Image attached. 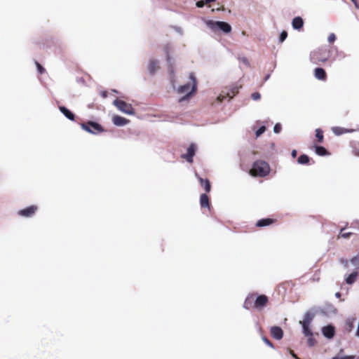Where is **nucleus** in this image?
I'll return each mask as SVG.
<instances>
[{
  "mask_svg": "<svg viewBox=\"0 0 359 359\" xmlns=\"http://www.w3.org/2000/svg\"><path fill=\"white\" fill-rule=\"evenodd\" d=\"M189 79L192 82L191 87L190 83H187L186 84L180 86L177 88V92L179 93H185V95L180 99V102H182L184 100H186L187 99H189L193 93L196 90L197 83L196 76L194 73H190Z\"/></svg>",
  "mask_w": 359,
  "mask_h": 359,
  "instance_id": "1",
  "label": "nucleus"
},
{
  "mask_svg": "<svg viewBox=\"0 0 359 359\" xmlns=\"http://www.w3.org/2000/svg\"><path fill=\"white\" fill-rule=\"evenodd\" d=\"M270 172V168L269 164L264 161H255L251 170V172L253 175L257 177H265L269 175Z\"/></svg>",
  "mask_w": 359,
  "mask_h": 359,
  "instance_id": "2",
  "label": "nucleus"
},
{
  "mask_svg": "<svg viewBox=\"0 0 359 359\" xmlns=\"http://www.w3.org/2000/svg\"><path fill=\"white\" fill-rule=\"evenodd\" d=\"M206 25L214 32L220 30L224 34H229L231 32V26L226 22L208 20Z\"/></svg>",
  "mask_w": 359,
  "mask_h": 359,
  "instance_id": "3",
  "label": "nucleus"
},
{
  "mask_svg": "<svg viewBox=\"0 0 359 359\" xmlns=\"http://www.w3.org/2000/svg\"><path fill=\"white\" fill-rule=\"evenodd\" d=\"M80 126L83 130L92 135H98L104 131L102 125L93 121H88L86 123H82Z\"/></svg>",
  "mask_w": 359,
  "mask_h": 359,
  "instance_id": "4",
  "label": "nucleus"
},
{
  "mask_svg": "<svg viewBox=\"0 0 359 359\" xmlns=\"http://www.w3.org/2000/svg\"><path fill=\"white\" fill-rule=\"evenodd\" d=\"M329 58V53L325 48H318L310 54V60L314 64L325 62Z\"/></svg>",
  "mask_w": 359,
  "mask_h": 359,
  "instance_id": "5",
  "label": "nucleus"
},
{
  "mask_svg": "<svg viewBox=\"0 0 359 359\" xmlns=\"http://www.w3.org/2000/svg\"><path fill=\"white\" fill-rule=\"evenodd\" d=\"M113 104L121 112L128 115H134L135 114V109L130 104L126 102L123 100L116 99L113 102Z\"/></svg>",
  "mask_w": 359,
  "mask_h": 359,
  "instance_id": "6",
  "label": "nucleus"
},
{
  "mask_svg": "<svg viewBox=\"0 0 359 359\" xmlns=\"http://www.w3.org/2000/svg\"><path fill=\"white\" fill-rule=\"evenodd\" d=\"M269 298L265 294H259L255 299L253 306L258 311L262 310L268 304Z\"/></svg>",
  "mask_w": 359,
  "mask_h": 359,
  "instance_id": "7",
  "label": "nucleus"
},
{
  "mask_svg": "<svg viewBox=\"0 0 359 359\" xmlns=\"http://www.w3.org/2000/svg\"><path fill=\"white\" fill-rule=\"evenodd\" d=\"M37 209V206L30 205L24 209L20 210L18 212V215L22 217H32L35 215Z\"/></svg>",
  "mask_w": 359,
  "mask_h": 359,
  "instance_id": "8",
  "label": "nucleus"
},
{
  "mask_svg": "<svg viewBox=\"0 0 359 359\" xmlns=\"http://www.w3.org/2000/svg\"><path fill=\"white\" fill-rule=\"evenodd\" d=\"M196 145L191 143L187 148V154H182L181 157L185 158L188 163L193 162V158L196 154Z\"/></svg>",
  "mask_w": 359,
  "mask_h": 359,
  "instance_id": "9",
  "label": "nucleus"
},
{
  "mask_svg": "<svg viewBox=\"0 0 359 359\" xmlns=\"http://www.w3.org/2000/svg\"><path fill=\"white\" fill-rule=\"evenodd\" d=\"M160 61L157 59H150L147 65V70L150 75L154 76L159 68Z\"/></svg>",
  "mask_w": 359,
  "mask_h": 359,
  "instance_id": "10",
  "label": "nucleus"
},
{
  "mask_svg": "<svg viewBox=\"0 0 359 359\" xmlns=\"http://www.w3.org/2000/svg\"><path fill=\"white\" fill-rule=\"evenodd\" d=\"M322 334L327 339H331L334 337L335 328L332 325H327L322 328Z\"/></svg>",
  "mask_w": 359,
  "mask_h": 359,
  "instance_id": "11",
  "label": "nucleus"
},
{
  "mask_svg": "<svg viewBox=\"0 0 359 359\" xmlns=\"http://www.w3.org/2000/svg\"><path fill=\"white\" fill-rule=\"evenodd\" d=\"M270 333L271 337L276 340H280L283 337V330L279 326L271 327Z\"/></svg>",
  "mask_w": 359,
  "mask_h": 359,
  "instance_id": "12",
  "label": "nucleus"
},
{
  "mask_svg": "<svg viewBox=\"0 0 359 359\" xmlns=\"http://www.w3.org/2000/svg\"><path fill=\"white\" fill-rule=\"evenodd\" d=\"M113 123L116 126H123L128 124L130 121L118 115H114L112 118Z\"/></svg>",
  "mask_w": 359,
  "mask_h": 359,
  "instance_id": "13",
  "label": "nucleus"
},
{
  "mask_svg": "<svg viewBox=\"0 0 359 359\" xmlns=\"http://www.w3.org/2000/svg\"><path fill=\"white\" fill-rule=\"evenodd\" d=\"M60 111L69 121L75 120V114L65 106H59Z\"/></svg>",
  "mask_w": 359,
  "mask_h": 359,
  "instance_id": "14",
  "label": "nucleus"
},
{
  "mask_svg": "<svg viewBox=\"0 0 359 359\" xmlns=\"http://www.w3.org/2000/svg\"><path fill=\"white\" fill-rule=\"evenodd\" d=\"M304 26V20L302 17H294L292 20V27L295 30H300Z\"/></svg>",
  "mask_w": 359,
  "mask_h": 359,
  "instance_id": "15",
  "label": "nucleus"
},
{
  "mask_svg": "<svg viewBox=\"0 0 359 359\" xmlns=\"http://www.w3.org/2000/svg\"><path fill=\"white\" fill-rule=\"evenodd\" d=\"M314 316H315V313L313 311V309H311L310 311H306L305 313V314L304 316L303 320L300 321L299 323L301 324H309V325H310V323L313 320Z\"/></svg>",
  "mask_w": 359,
  "mask_h": 359,
  "instance_id": "16",
  "label": "nucleus"
},
{
  "mask_svg": "<svg viewBox=\"0 0 359 359\" xmlns=\"http://www.w3.org/2000/svg\"><path fill=\"white\" fill-rule=\"evenodd\" d=\"M314 76L317 79L321 81L325 80L327 77L326 72L322 67H316L314 69Z\"/></svg>",
  "mask_w": 359,
  "mask_h": 359,
  "instance_id": "17",
  "label": "nucleus"
},
{
  "mask_svg": "<svg viewBox=\"0 0 359 359\" xmlns=\"http://www.w3.org/2000/svg\"><path fill=\"white\" fill-rule=\"evenodd\" d=\"M356 321V318L353 316L348 317L346 319L344 328L346 331L351 332L353 327L354 323Z\"/></svg>",
  "mask_w": 359,
  "mask_h": 359,
  "instance_id": "18",
  "label": "nucleus"
},
{
  "mask_svg": "<svg viewBox=\"0 0 359 359\" xmlns=\"http://www.w3.org/2000/svg\"><path fill=\"white\" fill-rule=\"evenodd\" d=\"M358 276V271L355 270L347 276L345 277V282L348 285L353 284Z\"/></svg>",
  "mask_w": 359,
  "mask_h": 359,
  "instance_id": "19",
  "label": "nucleus"
},
{
  "mask_svg": "<svg viewBox=\"0 0 359 359\" xmlns=\"http://www.w3.org/2000/svg\"><path fill=\"white\" fill-rule=\"evenodd\" d=\"M255 294H249L245 299L243 304V308L245 309H250L254 304Z\"/></svg>",
  "mask_w": 359,
  "mask_h": 359,
  "instance_id": "20",
  "label": "nucleus"
},
{
  "mask_svg": "<svg viewBox=\"0 0 359 359\" xmlns=\"http://www.w3.org/2000/svg\"><path fill=\"white\" fill-rule=\"evenodd\" d=\"M196 175L197 176V177L200 182L201 186L204 188V189L206 192H208V193L210 192L211 190V186H210V181L208 179H203V178L201 177L197 174H196Z\"/></svg>",
  "mask_w": 359,
  "mask_h": 359,
  "instance_id": "21",
  "label": "nucleus"
},
{
  "mask_svg": "<svg viewBox=\"0 0 359 359\" xmlns=\"http://www.w3.org/2000/svg\"><path fill=\"white\" fill-rule=\"evenodd\" d=\"M332 131L336 135H342L344 133L353 132L354 130H353V129L348 130V129H345L344 128L335 126V127H332Z\"/></svg>",
  "mask_w": 359,
  "mask_h": 359,
  "instance_id": "22",
  "label": "nucleus"
},
{
  "mask_svg": "<svg viewBox=\"0 0 359 359\" xmlns=\"http://www.w3.org/2000/svg\"><path fill=\"white\" fill-rule=\"evenodd\" d=\"M273 222V219L271 218H264L258 220L256 223V226L258 227H265Z\"/></svg>",
  "mask_w": 359,
  "mask_h": 359,
  "instance_id": "23",
  "label": "nucleus"
},
{
  "mask_svg": "<svg viewBox=\"0 0 359 359\" xmlns=\"http://www.w3.org/2000/svg\"><path fill=\"white\" fill-rule=\"evenodd\" d=\"M314 148L316 154L320 156H325L329 154L327 149L323 146L315 145Z\"/></svg>",
  "mask_w": 359,
  "mask_h": 359,
  "instance_id": "24",
  "label": "nucleus"
},
{
  "mask_svg": "<svg viewBox=\"0 0 359 359\" xmlns=\"http://www.w3.org/2000/svg\"><path fill=\"white\" fill-rule=\"evenodd\" d=\"M200 205L202 208H210L209 198L206 194H202L201 195Z\"/></svg>",
  "mask_w": 359,
  "mask_h": 359,
  "instance_id": "25",
  "label": "nucleus"
},
{
  "mask_svg": "<svg viewBox=\"0 0 359 359\" xmlns=\"http://www.w3.org/2000/svg\"><path fill=\"white\" fill-rule=\"evenodd\" d=\"M309 325H309V324H302L303 333L306 337H312L313 336V332L311 330Z\"/></svg>",
  "mask_w": 359,
  "mask_h": 359,
  "instance_id": "26",
  "label": "nucleus"
},
{
  "mask_svg": "<svg viewBox=\"0 0 359 359\" xmlns=\"http://www.w3.org/2000/svg\"><path fill=\"white\" fill-rule=\"evenodd\" d=\"M309 160H310V158H309V156L308 155H306V154H302V155H300L299 156V158L297 159V162L299 164L304 165V164L309 163Z\"/></svg>",
  "mask_w": 359,
  "mask_h": 359,
  "instance_id": "27",
  "label": "nucleus"
},
{
  "mask_svg": "<svg viewBox=\"0 0 359 359\" xmlns=\"http://www.w3.org/2000/svg\"><path fill=\"white\" fill-rule=\"evenodd\" d=\"M351 264L355 267V270L359 269V255H356L350 259Z\"/></svg>",
  "mask_w": 359,
  "mask_h": 359,
  "instance_id": "28",
  "label": "nucleus"
},
{
  "mask_svg": "<svg viewBox=\"0 0 359 359\" xmlns=\"http://www.w3.org/2000/svg\"><path fill=\"white\" fill-rule=\"evenodd\" d=\"M316 137L318 142H323L324 137L323 134V130L320 128L316 129Z\"/></svg>",
  "mask_w": 359,
  "mask_h": 359,
  "instance_id": "29",
  "label": "nucleus"
},
{
  "mask_svg": "<svg viewBox=\"0 0 359 359\" xmlns=\"http://www.w3.org/2000/svg\"><path fill=\"white\" fill-rule=\"evenodd\" d=\"M266 128L265 126H260L255 132L256 137H259L261 135H262L265 131Z\"/></svg>",
  "mask_w": 359,
  "mask_h": 359,
  "instance_id": "30",
  "label": "nucleus"
},
{
  "mask_svg": "<svg viewBox=\"0 0 359 359\" xmlns=\"http://www.w3.org/2000/svg\"><path fill=\"white\" fill-rule=\"evenodd\" d=\"M287 37V32L285 30H283L279 36V43H283Z\"/></svg>",
  "mask_w": 359,
  "mask_h": 359,
  "instance_id": "31",
  "label": "nucleus"
},
{
  "mask_svg": "<svg viewBox=\"0 0 359 359\" xmlns=\"http://www.w3.org/2000/svg\"><path fill=\"white\" fill-rule=\"evenodd\" d=\"M166 61H167L168 67L174 66V65H175L174 59L170 56V54H168V55H166Z\"/></svg>",
  "mask_w": 359,
  "mask_h": 359,
  "instance_id": "32",
  "label": "nucleus"
},
{
  "mask_svg": "<svg viewBox=\"0 0 359 359\" xmlns=\"http://www.w3.org/2000/svg\"><path fill=\"white\" fill-rule=\"evenodd\" d=\"M281 129H282L281 124L280 123H277L275 124V126L273 127V133L276 134H278L281 131Z\"/></svg>",
  "mask_w": 359,
  "mask_h": 359,
  "instance_id": "33",
  "label": "nucleus"
},
{
  "mask_svg": "<svg viewBox=\"0 0 359 359\" xmlns=\"http://www.w3.org/2000/svg\"><path fill=\"white\" fill-rule=\"evenodd\" d=\"M343 352V349H341L339 353V359H355V355H340V353Z\"/></svg>",
  "mask_w": 359,
  "mask_h": 359,
  "instance_id": "34",
  "label": "nucleus"
},
{
  "mask_svg": "<svg viewBox=\"0 0 359 359\" xmlns=\"http://www.w3.org/2000/svg\"><path fill=\"white\" fill-rule=\"evenodd\" d=\"M262 339L264 342L265 344H266L268 346L273 348V344L266 337L262 336Z\"/></svg>",
  "mask_w": 359,
  "mask_h": 359,
  "instance_id": "35",
  "label": "nucleus"
},
{
  "mask_svg": "<svg viewBox=\"0 0 359 359\" xmlns=\"http://www.w3.org/2000/svg\"><path fill=\"white\" fill-rule=\"evenodd\" d=\"M339 262L343 265L345 269H347L348 266V261L344 258H340Z\"/></svg>",
  "mask_w": 359,
  "mask_h": 359,
  "instance_id": "36",
  "label": "nucleus"
},
{
  "mask_svg": "<svg viewBox=\"0 0 359 359\" xmlns=\"http://www.w3.org/2000/svg\"><path fill=\"white\" fill-rule=\"evenodd\" d=\"M307 344L309 346L311 347L313 346L316 344V340L312 337H309V339L307 340Z\"/></svg>",
  "mask_w": 359,
  "mask_h": 359,
  "instance_id": "37",
  "label": "nucleus"
},
{
  "mask_svg": "<svg viewBox=\"0 0 359 359\" xmlns=\"http://www.w3.org/2000/svg\"><path fill=\"white\" fill-rule=\"evenodd\" d=\"M251 97L253 100H259L261 98V95L259 93L255 92L252 93Z\"/></svg>",
  "mask_w": 359,
  "mask_h": 359,
  "instance_id": "38",
  "label": "nucleus"
},
{
  "mask_svg": "<svg viewBox=\"0 0 359 359\" xmlns=\"http://www.w3.org/2000/svg\"><path fill=\"white\" fill-rule=\"evenodd\" d=\"M172 28L177 34L180 35H183L184 32L182 27L178 26H173Z\"/></svg>",
  "mask_w": 359,
  "mask_h": 359,
  "instance_id": "39",
  "label": "nucleus"
},
{
  "mask_svg": "<svg viewBox=\"0 0 359 359\" xmlns=\"http://www.w3.org/2000/svg\"><path fill=\"white\" fill-rule=\"evenodd\" d=\"M336 40V36L334 33H332L329 35L327 38V41L329 43H333Z\"/></svg>",
  "mask_w": 359,
  "mask_h": 359,
  "instance_id": "40",
  "label": "nucleus"
},
{
  "mask_svg": "<svg viewBox=\"0 0 359 359\" xmlns=\"http://www.w3.org/2000/svg\"><path fill=\"white\" fill-rule=\"evenodd\" d=\"M37 70L41 74L45 72V69L37 62H36Z\"/></svg>",
  "mask_w": 359,
  "mask_h": 359,
  "instance_id": "41",
  "label": "nucleus"
},
{
  "mask_svg": "<svg viewBox=\"0 0 359 359\" xmlns=\"http://www.w3.org/2000/svg\"><path fill=\"white\" fill-rule=\"evenodd\" d=\"M205 3L204 0H200L196 2V6L198 8H203L205 6Z\"/></svg>",
  "mask_w": 359,
  "mask_h": 359,
  "instance_id": "42",
  "label": "nucleus"
},
{
  "mask_svg": "<svg viewBox=\"0 0 359 359\" xmlns=\"http://www.w3.org/2000/svg\"><path fill=\"white\" fill-rule=\"evenodd\" d=\"M168 72L170 75L174 78L175 76V72H174V66L168 67Z\"/></svg>",
  "mask_w": 359,
  "mask_h": 359,
  "instance_id": "43",
  "label": "nucleus"
},
{
  "mask_svg": "<svg viewBox=\"0 0 359 359\" xmlns=\"http://www.w3.org/2000/svg\"><path fill=\"white\" fill-rule=\"evenodd\" d=\"M240 60H241V61L243 64H245V65H248H248H250L249 60H248V58H247V57H241Z\"/></svg>",
  "mask_w": 359,
  "mask_h": 359,
  "instance_id": "44",
  "label": "nucleus"
},
{
  "mask_svg": "<svg viewBox=\"0 0 359 359\" xmlns=\"http://www.w3.org/2000/svg\"><path fill=\"white\" fill-rule=\"evenodd\" d=\"M164 51H165V56L168 55V54H170V46H169L168 44L165 46Z\"/></svg>",
  "mask_w": 359,
  "mask_h": 359,
  "instance_id": "45",
  "label": "nucleus"
},
{
  "mask_svg": "<svg viewBox=\"0 0 359 359\" xmlns=\"http://www.w3.org/2000/svg\"><path fill=\"white\" fill-rule=\"evenodd\" d=\"M351 234V232H348V233H341V237H343L344 238H349Z\"/></svg>",
  "mask_w": 359,
  "mask_h": 359,
  "instance_id": "46",
  "label": "nucleus"
},
{
  "mask_svg": "<svg viewBox=\"0 0 359 359\" xmlns=\"http://www.w3.org/2000/svg\"><path fill=\"white\" fill-rule=\"evenodd\" d=\"M297 150H295V149L292 150V152H291L292 157L294 158L297 157Z\"/></svg>",
  "mask_w": 359,
  "mask_h": 359,
  "instance_id": "47",
  "label": "nucleus"
},
{
  "mask_svg": "<svg viewBox=\"0 0 359 359\" xmlns=\"http://www.w3.org/2000/svg\"><path fill=\"white\" fill-rule=\"evenodd\" d=\"M351 1L353 3L355 8H359V4H358L357 0H351Z\"/></svg>",
  "mask_w": 359,
  "mask_h": 359,
  "instance_id": "48",
  "label": "nucleus"
},
{
  "mask_svg": "<svg viewBox=\"0 0 359 359\" xmlns=\"http://www.w3.org/2000/svg\"><path fill=\"white\" fill-rule=\"evenodd\" d=\"M101 95L102 97L105 98L107 97V91H103L101 93Z\"/></svg>",
  "mask_w": 359,
  "mask_h": 359,
  "instance_id": "49",
  "label": "nucleus"
},
{
  "mask_svg": "<svg viewBox=\"0 0 359 359\" xmlns=\"http://www.w3.org/2000/svg\"><path fill=\"white\" fill-rule=\"evenodd\" d=\"M355 336L359 338V322H358V327H357V330H356Z\"/></svg>",
  "mask_w": 359,
  "mask_h": 359,
  "instance_id": "50",
  "label": "nucleus"
},
{
  "mask_svg": "<svg viewBox=\"0 0 359 359\" xmlns=\"http://www.w3.org/2000/svg\"><path fill=\"white\" fill-rule=\"evenodd\" d=\"M204 1H205V4H208L215 2L216 0H204Z\"/></svg>",
  "mask_w": 359,
  "mask_h": 359,
  "instance_id": "51",
  "label": "nucleus"
},
{
  "mask_svg": "<svg viewBox=\"0 0 359 359\" xmlns=\"http://www.w3.org/2000/svg\"><path fill=\"white\" fill-rule=\"evenodd\" d=\"M269 78H270V74H266L264 77V81H267Z\"/></svg>",
  "mask_w": 359,
  "mask_h": 359,
  "instance_id": "52",
  "label": "nucleus"
},
{
  "mask_svg": "<svg viewBox=\"0 0 359 359\" xmlns=\"http://www.w3.org/2000/svg\"><path fill=\"white\" fill-rule=\"evenodd\" d=\"M335 297H337V298L340 297H341V293H340V292H337V293L335 294Z\"/></svg>",
  "mask_w": 359,
  "mask_h": 359,
  "instance_id": "53",
  "label": "nucleus"
},
{
  "mask_svg": "<svg viewBox=\"0 0 359 359\" xmlns=\"http://www.w3.org/2000/svg\"><path fill=\"white\" fill-rule=\"evenodd\" d=\"M290 354L293 358H297V355L293 352L291 351Z\"/></svg>",
  "mask_w": 359,
  "mask_h": 359,
  "instance_id": "54",
  "label": "nucleus"
},
{
  "mask_svg": "<svg viewBox=\"0 0 359 359\" xmlns=\"http://www.w3.org/2000/svg\"><path fill=\"white\" fill-rule=\"evenodd\" d=\"M330 310H331L333 313H335V309H334L333 306H330Z\"/></svg>",
  "mask_w": 359,
  "mask_h": 359,
  "instance_id": "55",
  "label": "nucleus"
},
{
  "mask_svg": "<svg viewBox=\"0 0 359 359\" xmlns=\"http://www.w3.org/2000/svg\"><path fill=\"white\" fill-rule=\"evenodd\" d=\"M331 359H339V354L332 357Z\"/></svg>",
  "mask_w": 359,
  "mask_h": 359,
  "instance_id": "56",
  "label": "nucleus"
},
{
  "mask_svg": "<svg viewBox=\"0 0 359 359\" xmlns=\"http://www.w3.org/2000/svg\"><path fill=\"white\" fill-rule=\"evenodd\" d=\"M218 100L219 102H222L223 100V97H222L221 96H218Z\"/></svg>",
  "mask_w": 359,
  "mask_h": 359,
  "instance_id": "57",
  "label": "nucleus"
},
{
  "mask_svg": "<svg viewBox=\"0 0 359 359\" xmlns=\"http://www.w3.org/2000/svg\"><path fill=\"white\" fill-rule=\"evenodd\" d=\"M114 93H117L116 90H113Z\"/></svg>",
  "mask_w": 359,
  "mask_h": 359,
  "instance_id": "58",
  "label": "nucleus"
},
{
  "mask_svg": "<svg viewBox=\"0 0 359 359\" xmlns=\"http://www.w3.org/2000/svg\"><path fill=\"white\" fill-rule=\"evenodd\" d=\"M259 331L261 332V328L258 327Z\"/></svg>",
  "mask_w": 359,
  "mask_h": 359,
  "instance_id": "59",
  "label": "nucleus"
}]
</instances>
